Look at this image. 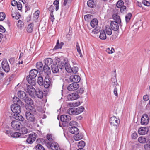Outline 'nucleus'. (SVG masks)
Instances as JSON below:
<instances>
[{"label":"nucleus","instance_id":"nucleus-1","mask_svg":"<svg viewBox=\"0 0 150 150\" xmlns=\"http://www.w3.org/2000/svg\"><path fill=\"white\" fill-rule=\"evenodd\" d=\"M13 101L15 103L11 105V108L13 114L20 113L21 109V107L24 106V103L17 97H14Z\"/></svg>","mask_w":150,"mask_h":150},{"label":"nucleus","instance_id":"nucleus-2","mask_svg":"<svg viewBox=\"0 0 150 150\" xmlns=\"http://www.w3.org/2000/svg\"><path fill=\"white\" fill-rule=\"evenodd\" d=\"M84 109V108L83 106H81L76 108H71L67 110V112L70 115H77L82 112Z\"/></svg>","mask_w":150,"mask_h":150},{"label":"nucleus","instance_id":"nucleus-3","mask_svg":"<svg viewBox=\"0 0 150 150\" xmlns=\"http://www.w3.org/2000/svg\"><path fill=\"white\" fill-rule=\"evenodd\" d=\"M25 116L27 120L29 122L35 124L37 123V121L35 118L34 115L28 112L25 113Z\"/></svg>","mask_w":150,"mask_h":150},{"label":"nucleus","instance_id":"nucleus-4","mask_svg":"<svg viewBox=\"0 0 150 150\" xmlns=\"http://www.w3.org/2000/svg\"><path fill=\"white\" fill-rule=\"evenodd\" d=\"M27 90L30 96L33 98L36 97V90L32 86L28 85L27 86Z\"/></svg>","mask_w":150,"mask_h":150},{"label":"nucleus","instance_id":"nucleus-5","mask_svg":"<svg viewBox=\"0 0 150 150\" xmlns=\"http://www.w3.org/2000/svg\"><path fill=\"white\" fill-rule=\"evenodd\" d=\"M11 126L14 130H20L21 128L22 127L21 123L17 121H12L11 123Z\"/></svg>","mask_w":150,"mask_h":150},{"label":"nucleus","instance_id":"nucleus-6","mask_svg":"<svg viewBox=\"0 0 150 150\" xmlns=\"http://www.w3.org/2000/svg\"><path fill=\"white\" fill-rule=\"evenodd\" d=\"M119 25L120 26H122V24L121 23L117 22L115 21H111L110 23V26L112 29L114 31L119 30Z\"/></svg>","mask_w":150,"mask_h":150},{"label":"nucleus","instance_id":"nucleus-7","mask_svg":"<svg viewBox=\"0 0 150 150\" xmlns=\"http://www.w3.org/2000/svg\"><path fill=\"white\" fill-rule=\"evenodd\" d=\"M71 119V117L70 116L65 115H62L60 117V120L63 122V125L64 126L66 125V124L67 125L68 122Z\"/></svg>","mask_w":150,"mask_h":150},{"label":"nucleus","instance_id":"nucleus-8","mask_svg":"<svg viewBox=\"0 0 150 150\" xmlns=\"http://www.w3.org/2000/svg\"><path fill=\"white\" fill-rule=\"evenodd\" d=\"M52 85L51 81V78L48 75H46L44 81L43 85L45 88H48Z\"/></svg>","mask_w":150,"mask_h":150},{"label":"nucleus","instance_id":"nucleus-9","mask_svg":"<svg viewBox=\"0 0 150 150\" xmlns=\"http://www.w3.org/2000/svg\"><path fill=\"white\" fill-rule=\"evenodd\" d=\"M110 123L111 126H114L115 129H116L120 123V120H118L115 117H112L110 118Z\"/></svg>","mask_w":150,"mask_h":150},{"label":"nucleus","instance_id":"nucleus-10","mask_svg":"<svg viewBox=\"0 0 150 150\" xmlns=\"http://www.w3.org/2000/svg\"><path fill=\"white\" fill-rule=\"evenodd\" d=\"M149 118L147 114H143L141 118L140 123L141 125H147L149 122Z\"/></svg>","mask_w":150,"mask_h":150},{"label":"nucleus","instance_id":"nucleus-11","mask_svg":"<svg viewBox=\"0 0 150 150\" xmlns=\"http://www.w3.org/2000/svg\"><path fill=\"white\" fill-rule=\"evenodd\" d=\"M2 67L4 71L6 72H8L10 70V67L9 64L6 60L2 61L1 63Z\"/></svg>","mask_w":150,"mask_h":150},{"label":"nucleus","instance_id":"nucleus-12","mask_svg":"<svg viewBox=\"0 0 150 150\" xmlns=\"http://www.w3.org/2000/svg\"><path fill=\"white\" fill-rule=\"evenodd\" d=\"M36 134L35 133L29 134L27 139L26 142L28 144L32 143L36 139Z\"/></svg>","mask_w":150,"mask_h":150},{"label":"nucleus","instance_id":"nucleus-13","mask_svg":"<svg viewBox=\"0 0 150 150\" xmlns=\"http://www.w3.org/2000/svg\"><path fill=\"white\" fill-rule=\"evenodd\" d=\"M69 79L71 82L77 83L80 81L81 78L79 75L73 74L70 76Z\"/></svg>","mask_w":150,"mask_h":150},{"label":"nucleus","instance_id":"nucleus-14","mask_svg":"<svg viewBox=\"0 0 150 150\" xmlns=\"http://www.w3.org/2000/svg\"><path fill=\"white\" fill-rule=\"evenodd\" d=\"M79 87V85L77 83H74L70 84L67 87V89L69 91H73L77 90Z\"/></svg>","mask_w":150,"mask_h":150},{"label":"nucleus","instance_id":"nucleus-15","mask_svg":"<svg viewBox=\"0 0 150 150\" xmlns=\"http://www.w3.org/2000/svg\"><path fill=\"white\" fill-rule=\"evenodd\" d=\"M149 129L148 127H142L139 128L138 132L141 135H144L146 134L149 131Z\"/></svg>","mask_w":150,"mask_h":150},{"label":"nucleus","instance_id":"nucleus-16","mask_svg":"<svg viewBox=\"0 0 150 150\" xmlns=\"http://www.w3.org/2000/svg\"><path fill=\"white\" fill-rule=\"evenodd\" d=\"M79 95L77 93H72L68 95L67 98L69 100H74L79 98Z\"/></svg>","mask_w":150,"mask_h":150},{"label":"nucleus","instance_id":"nucleus-17","mask_svg":"<svg viewBox=\"0 0 150 150\" xmlns=\"http://www.w3.org/2000/svg\"><path fill=\"white\" fill-rule=\"evenodd\" d=\"M11 13L12 17L17 20L19 19L21 16L20 13L18 12L16 10L13 9V8L11 11Z\"/></svg>","mask_w":150,"mask_h":150},{"label":"nucleus","instance_id":"nucleus-18","mask_svg":"<svg viewBox=\"0 0 150 150\" xmlns=\"http://www.w3.org/2000/svg\"><path fill=\"white\" fill-rule=\"evenodd\" d=\"M27 80L28 82L30 85L34 86L36 83L35 79L31 76L30 75H28L27 76Z\"/></svg>","mask_w":150,"mask_h":150},{"label":"nucleus","instance_id":"nucleus-19","mask_svg":"<svg viewBox=\"0 0 150 150\" xmlns=\"http://www.w3.org/2000/svg\"><path fill=\"white\" fill-rule=\"evenodd\" d=\"M17 94L19 98L22 99L23 101L28 97L26 93L21 90L19 91L17 93Z\"/></svg>","mask_w":150,"mask_h":150},{"label":"nucleus","instance_id":"nucleus-20","mask_svg":"<svg viewBox=\"0 0 150 150\" xmlns=\"http://www.w3.org/2000/svg\"><path fill=\"white\" fill-rule=\"evenodd\" d=\"M57 62H56V63H53L51 67L52 71L53 73H57L59 71Z\"/></svg>","mask_w":150,"mask_h":150},{"label":"nucleus","instance_id":"nucleus-21","mask_svg":"<svg viewBox=\"0 0 150 150\" xmlns=\"http://www.w3.org/2000/svg\"><path fill=\"white\" fill-rule=\"evenodd\" d=\"M20 113L12 114V115L13 117L16 120L21 121H23L24 120V118L22 115L20 114Z\"/></svg>","mask_w":150,"mask_h":150},{"label":"nucleus","instance_id":"nucleus-22","mask_svg":"<svg viewBox=\"0 0 150 150\" xmlns=\"http://www.w3.org/2000/svg\"><path fill=\"white\" fill-rule=\"evenodd\" d=\"M69 131L72 134H76L79 132V129L75 126H72L69 128Z\"/></svg>","mask_w":150,"mask_h":150},{"label":"nucleus","instance_id":"nucleus-23","mask_svg":"<svg viewBox=\"0 0 150 150\" xmlns=\"http://www.w3.org/2000/svg\"><path fill=\"white\" fill-rule=\"evenodd\" d=\"M42 72H43L46 75L49 76L51 74V70L48 66L44 65Z\"/></svg>","mask_w":150,"mask_h":150},{"label":"nucleus","instance_id":"nucleus-24","mask_svg":"<svg viewBox=\"0 0 150 150\" xmlns=\"http://www.w3.org/2000/svg\"><path fill=\"white\" fill-rule=\"evenodd\" d=\"M36 97L38 98L42 99L43 96V92L42 90H41L40 89H37L36 90Z\"/></svg>","mask_w":150,"mask_h":150},{"label":"nucleus","instance_id":"nucleus-25","mask_svg":"<svg viewBox=\"0 0 150 150\" xmlns=\"http://www.w3.org/2000/svg\"><path fill=\"white\" fill-rule=\"evenodd\" d=\"M36 67L39 72L40 73L42 72L43 67V64L41 62H37L36 64Z\"/></svg>","mask_w":150,"mask_h":150},{"label":"nucleus","instance_id":"nucleus-26","mask_svg":"<svg viewBox=\"0 0 150 150\" xmlns=\"http://www.w3.org/2000/svg\"><path fill=\"white\" fill-rule=\"evenodd\" d=\"M83 137V136L82 134L79 133L75 134L74 136V138L75 141H77L82 139Z\"/></svg>","mask_w":150,"mask_h":150},{"label":"nucleus","instance_id":"nucleus-27","mask_svg":"<svg viewBox=\"0 0 150 150\" xmlns=\"http://www.w3.org/2000/svg\"><path fill=\"white\" fill-rule=\"evenodd\" d=\"M38 72V70L36 69H33L30 71L29 75L35 78L37 75Z\"/></svg>","mask_w":150,"mask_h":150},{"label":"nucleus","instance_id":"nucleus-28","mask_svg":"<svg viewBox=\"0 0 150 150\" xmlns=\"http://www.w3.org/2000/svg\"><path fill=\"white\" fill-rule=\"evenodd\" d=\"M57 62H58V65L60 64L59 65V68L62 70L65 67V64L67 63L66 62H61L60 60V59L59 58H57Z\"/></svg>","mask_w":150,"mask_h":150},{"label":"nucleus","instance_id":"nucleus-29","mask_svg":"<svg viewBox=\"0 0 150 150\" xmlns=\"http://www.w3.org/2000/svg\"><path fill=\"white\" fill-rule=\"evenodd\" d=\"M99 38L101 40H105L106 38V33L103 30H102L100 33L99 37Z\"/></svg>","mask_w":150,"mask_h":150},{"label":"nucleus","instance_id":"nucleus-30","mask_svg":"<svg viewBox=\"0 0 150 150\" xmlns=\"http://www.w3.org/2000/svg\"><path fill=\"white\" fill-rule=\"evenodd\" d=\"M112 18L114 20V21H115L117 22L121 23V20L120 17L116 14H114L112 15Z\"/></svg>","mask_w":150,"mask_h":150},{"label":"nucleus","instance_id":"nucleus-31","mask_svg":"<svg viewBox=\"0 0 150 150\" xmlns=\"http://www.w3.org/2000/svg\"><path fill=\"white\" fill-rule=\"evenodd\" d=\"M58 145L55 142H53L51 143V149L52 150H58Z\"/></svg>","mask_w":150,"mask_h":150},{"label":"nucleus","instance_id":"nucleus-32","mask_svg":"<svg viewBox=\"0 0 150 150\" xmlns=\"http://www.w3.org/2000/svg\"><path fill=\"white\" fill-rule=\"evenodd\" d=\"M53 62L52 60L50 58H47L44 60V65H51Z\"/></svg>","mask_w":150,"mask_h":150},{"label":"nucleus","instance_id":"nucleus-33","mask_svg":"<svg viewBox=\"0 0 150 150\" xmlns=\"http://www.w3.org/2000/svg\"><path fill=\"white\" fill-rule=\"evenodd\" d=\"M91 25L93 28H95L98 24V21L96 19H93L91 22Z\"/></svg>","mask_w":150,"mask_h":150},{"label":"nucleus","instance_id":"nucleus-34","mask_svg":"<svg viewBox=\"0 0 150 150\" xmlns=\"http://www.w3.org/2000/svg\"><path fill=\"white\" fill-rule=\"evenodd\" d=\"M87 4L88 6L90 7L93 8L96 6L95 3L93 0H89L87 1Z\"/></svg>","mask_w":150,"mask_h":150},{"label":"nucleus","instance_id":"nucleus-35","mask_svg":"<svg viewBox=\"0 0 150 150\" xmlns=\"http://www.w3.org/2000/svg\"><path fill=\"white\" fill-rule=\"evenodd\" d=\"M44 81L43 77L41 76H39L37 80L38 84L40 86H43Z\"/></svg>","mask_w":150,"mask_h":150},{"label":"nucleus","instance_id":"nucleus-36","mask_svg":"<svg viewBox=\"0 0 150 150\" xmlns=\"http://www.w3.org/2000/svg\"><path fill=\"white\" fill-rule=\"evenodd\" d=\"M24 102L28 105H31L33 104V100L30 97L28 96L24 100Z\"/></svg>","mask_w":150,"mask_h":150},{"label":"nucleus","instance_id":"nucleus-37","mask_svg":"<svg viewBox=\"0 0 150 150\" xmlns=\"http://www.w3.org/2000/svg\"><path fill=\"white\" fill-rule=\"evenodd\" d=\"M112 29L110 28L109 26H107L106 27V28L105 30L106 32V34L108 35H110L112 33Z\"/></svg>","mask_w":150,"mask_h":150},{"label":"nucleus","instance_id":"nucleus-38","mask_svg":"<svg viewBox=\"0 0 150 150\" xmlns=\"http://www.w3.org/2000/svg\"><path fill=\"white\" fill-rule=\"evenodd\" d=\"M65 65L64 68L66 71L68 73H71L72 71L71 68L70 64L68 63H67Z\"/></svg>","mask_w":150,"mask_h":150},{"label":"nucleus","instance_id":"nucleus-39","mask_svg":"<svg viewBox=\"0 0 150 150\" xmlns=\"http://www.w3.org/2000/svg\"><path fill=\"white\" fill-rule=\"evenodd\" d=\"M34 27V24L33 23L29 24L28 26L27 31L29 33H31L33 31V29Z\"/></svg>","mask_w":150,"mask_h":150},{"label":"nucleus","instance_id":"nucleus-40","mask_svg":"<svg viewBox=\"0 0 150 150\" xmlns=\"http://www.w3.org/2000/svg\"><path fill=\"white\" fill-rule=\"evenodd\" d=\"M138 141L141 143H145L146 142V139L144 137H140L138 139Z\"/></svg>","mask_w":150,"mask_h":150},{"label":"nucleus","instance_id":"nucleus-41","mask_svg":"<svg viewBox=\"0 0 150 150\" xmlns=\"http://www.w3.org/2000/svg\"><path fill=\"white\" fill-rule=\"evenodd\" d=\"M80 104V101H78L76 102L70 103L69 104V105L71 107H75L79 105Z\"/></svg>","mask_w":150,"mask_h":150},{"label":"nucleus","instance_id":"nucleus-42","mask_svg":"<svg viewBox=\"0 0 150 150\" xmlns=\"http://www.w3.org/2000/svg\"><path fill=\"white\" fill-rule=\"evenodd\" d=\"M29 109V112H30L32 114H34L36 112V109L34 108L33 107L31 106H30Z\"/></svg>","mask_w":150,"mask_h":150},{"label":"nucleus","instance_id":"nucleus-43","mask_svg":"<svg viewBox=\"0 0 150 150\" xmlns=\"http://www.w3.org/2000/svg\"><path fill=\"white\" fill-rule=\"evenodd\" d=\"M76 47L77 51H78L79 54L80 55V57H82V55L81 53V51L80 49L79 44L78 42L76 43Z\"/></svg>","mask_w":150,"mask_h":150},{"label":"nucleus","instance_id":"nucleus-44","mask_svg":"<svg viewBox=\"0 0 150 150\" xmlns=\"http://www.w3.org/2000/svg\"><path fill=\"white\" fill-rule=\"evenodd\" d=\"M21 134L20 133L14 132H12L11 136L13 137L17 138L21 136Z\"/></svg>","mask_w":150,"mask_h":150},{"label":"nucleus","instance_id":"nucleus-45","mask_svg":"<svg viewBox=\"0 0 150 150\" xmlns=\"http://www.w3.org/2000/svg\"><path fill=\"white\" fill-rule=\"evenodd\" d=\"M24 23L21 20H19L18 21L17 26L19 28L21 29L24 26Z\"/></svg>","mask_w":150,"mask_h":150},{"label":"nucleus","instance_id":"nucleus-46","mask_svg":"<svg viewBox=\"0 0 150 150\" xmlns=\"http://www.w3.org/2000/svg\"><path fill=\"white\" fill-rule=\"evenodd\" d=\"M132 14L130 13H128L125 16V20L127 23L129 22L132 17Z\"/></svg>","mask_w":150,"mask_h":150},{"label":"nucleus","instance_id":"nucleus-47","mask_svg":"<svg viewBox=\"0 0 150 150\" xmlns=\"http://www.w3.org/2000/svg\"><path fill=\"white\" fill-rule=\"evenodd\" d=\"M20 132L23 134H26L28 132V130L25 127H22L21 128Z\"/></svg>","mask_w":150,"mask_h":150},{"label":"nucleus","instance_id":"nucleus-48","mask_svg":"<svg viewBox=\"0 0 150 150\" xmlns=\"http://www.w3.org/2000/svg\"><path fill=\"white\" fill-rule=\"evenodd\" d=\"M85 146V143L83 141L81 140L78 142V147H81L83 148Z\"/></svg>","mask_w":150,"mask_h":150},{"label":"nucleus","instance_id":"nucleus-49","mask_svg":"<svg viewBox=\"0 0 150 150\" xmlns=\"http://www.w3.org/2000/svg\"><path fill=\"white\" fill-rule=\"evenodd\" d=\"M124 4L123 1L122 0H120L118 1L117 3L116 6L118 8H120L121 6H123L122 5Z\"/></svg>","mask_w":150,"mask_h":150},{"label":"nucleus","instance_id":"nucleus-50","mask_svg":"<svg viewBox=\"0 0 150 150\" xmlns=\"http://www.w3.org/2000/svg\"><path fill=\"white\" fill-rule=\"evenodd\" d=\"M111 81L112 82V83H114L113 85L115 86H116L118 84L117 82L116 76H115V77L112 78L111 79Z\"/></svg>","mask_w":150,"mask_h":150},{"label":"nucleus","instance_id":"nucleus-51","mask_svg":"<svg viewBox=\"0 0 150 150\" xmlns=\"http://www.w3.org/2000/svg\"><path fill=\"white\" fill-rule=\"evenodd\" d=\"M6 15L4 12H0V21H3L5 18Z\"/></svg>","mask_w":150,"mask_h":150},{"label":"nucleus","instance_id":"nucleus-52","mask_svg":"<svg viewBox=\"0 0 150 150\" xmlns=\"http://www.w3.org/2000/svg\"><path fill=\"white\" fill-rule=\"evenodd\" d=\"M36 150H45L44 148L41 144H38L36 146Z\"/></svg>","mask_w":150,"mask_h":150},{"label":"nucleus","instance_id":"nucleus-53","mask_svg":"<svg viewBox=\"0 0 150 150\" xmlns=\"http://www.w3.org/2000/svg\"><path fill=\"white\" fill-rule=\"evenodd\" d=\"M64 45V43L63 42H61L60 43L57 45L56 47V45L53 50H54L59 49H61L63 45Z\"/></svg>","mask_w":150,"mask_h":150},{"label":"nucleus","instance_id":"nucleus-54","mask_svg":"<svg viewBox=\"0 0 150 150\" xmlns=\"http://www.w3.org/2000/svg\"><path fill=\"white\" fill-rule=\"evenodd\" d=\"M71 72L74 74H76L78 72V68L74 66L73 68H71Z\"/></svg>","mask_w":150,"mask_h":150},{"label":"nucleus","instance_id":"nucleus-55","mask_svg":"<svg viewBox=\"0 0 150 150\" xmlns=\"http://www.w3.org/2000/svg\"><path fill=\"white\" fill-rule=\"evenodd\" d=\"M120 11L121 13H124L125 12V10L126 8V7L125 6H123L120 7Z\"/></svg>","mask_w":150,"mask_h":150},{"label":"nucleus","instance_id":"nucleus-56","mask_svg":"<svg viewBox=\"0 0 150 150\" xmlns=\"http://www.w3.org/2000/svg\"><path fill=\"white\" fill-rule=\"evenodd\" d=\"M46 137L47 139L49 141L52 142L53 141L52 136L51 134H48L47 135Z\"/></svg>","mask_w":150,"mask_h":150},{"label":"nucleus","instance_id":"nucleus-57","mask_svg":"<svg viewBox=\"0 0 150 150\" xmlns=\"http://www.w3.org/2000/svg\"><path fill=\"white\" fill-rule=\"evenodd\" d=\"M54 9V6L52 5H51L48 8L49 11H50V13H53Z\"/></svg>","mask_w":150,"mask_h":150},{"label":"nucleus","instance_id":"nucleus-58","mask_svg":"<svg viewBox=\"0 0 150 150\" xmlns=\"http://www.w3.org/2000/svg\"><path fill=\"white\" fill-rule=\"evenodd\" d=\"M72 1V0H64L63 5L65 6L67 4L71 3Z\"/></svg>","mask_w":150,"mask_h":150},{"label":"nucleus","instance_id":"nucleus-59","mask_svg":"<svg viewBox=\"0 0 150 150\" xmlns=\"http://www.w3.org/2000/svg\"><path fill=\"white\" fill-rule=\"evenodd\" d=\"M142 3L144 5L147 6H150V3L146 0H143L142 1Z\"/></svg>","mask_w":150,"mask_h":150},{"label":"nucleus","instance_id":"nucleus-60","mask_svg":"<svg viewBox=\"0 0 150 150\" xmlns=\"http://www.w3.org/2000/svg\"><path fill=\"white\" fill-rule=\"evenodd\" d=\"M138 137L137 134L136 132L132 133V139H135Z\"/></svg>","mask_w":150,"mask_h":150},{"label":"nucleus","instance_id":"nucleus-61","mask_svg":"<svg viewBox=\"0 0 150 150\" xmlns=\"http://www.w3.org/2000/svg\"><path fill=\"white\" fill-rule=\"evenodd\" d=\"M17 6L18 9L21 11L22 8V5L21 4L20 2H18L17 5Z\"/></svg>","mask_w":150,"mask_h":150},{"label":"nucleus","instance_id":"nucleus-62","mask_svg":"<svg viewBox=\"0 0 150 150\" xmlns=\"http://www.w3.org/2000/svg\"><path fill=\"white\" fill-rule=\"evenodd\" d=\"M77 123L74 121H72L69 123V125L72 126H74V125H76Z\"/></svg>","mask_w":150,"mask_h":150},{"label":"nucleus","instance_id":"nucleus-63","mask_svg":"<svg viewBox=\"0 0 150 150\" xmlns=\"http://www.w3.org/2000/svg\"><path fill=\"white\" fill-rule=\"evenodd\" d=\"M84 89L83 88H80V89L78 90L77 91V92L78 93H80L82 94L83 93Z\"/></svg>","mask_w":150,"mask_h":150},{"label":"nucleus","instance_id":"nucleus-64","mask_svg":"<svg viewBox=\"0 0 150 150\" xmlns=\"http://www.w3.org/2000/svg\"><path fill=\"white\" fill-rule=\"evenodd\" d=\"M146 144L145 145L148 148H150V139H148L146 142Z\"/></svg>","mask_w":150,"mask_h":150}]
</instances>
